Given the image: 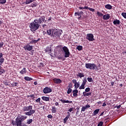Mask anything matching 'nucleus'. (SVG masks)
<instances>
[{"label":"nucleus","instance_id":"1","mask_svg":"<svg viewBox=\"0 0 126 126\" xmlns=\"http://www.w3.org/2000/svg\"><path fill=\"white\" fill-rule=\"evenodd\" d=\"M45 16H40L39 19H36L30 24V28L32 32L39 29L40 24H43L45 22Z\"/></svg>","mask_w":126,"mask_h":126},{"label":"nucleus","instance_id":"2","mask_svg":"<svg viewBox=\"0 0 126 126\" xmlns=\"http://www.w3.org/2000/svg\"><path fill=\"white\" fill-rule=\"evenodd\" d=\"M23 112H25L26 116H29L30 117L32 116L33 114H35V110H33V106L29 105V106H25L22 108Z\"/></svg>","mask_w":126,"mask_h":126},{"label":"nucleus","instance_id":"3","mask_svg":"<svg viewBox=\"0 0 126 126\" xmlns=\"http://www.w3.org/2000/svg\"><path fill=\"white\" fill-rule=\"evenodd\" d=\"M27 119V116L26 115H22L21 114H18L17 116V118L15 119V121H12V125H15V124H19L20 123H22L24 122L25 120Z\"/></svg>","mask_w":126,"mask_h":126},{"label":"nucleus","instance_id":"4","mask_svg":"<svg viewBox=\"0 0 126 126\" xmlns=\"http://www.w3.org/2000/svg\"><path fill=\"white\" fill-rule=\"evenodd\" d=\"M62 34H63V30L56 31V30H55L52 33L51 38H56V39H60Z\"/></svg>","mask_w":126,"mask_h":126},{"label":"nucleus","instance_id":"5","mask_svg":"<svg viewBox=\"0 0 126 126\" xmlns=\"http://www.w3.org/2000/svg\"><path fill=\"white\" fill-rule=\"evenodd\" d=\"M85 67L86 68H88L91 70H95V69L98 70V69H99L97 67V65L94 63H86L85 64Z\"/></svg>","mask_w":126,"mask_h":126},{"label":"nucleus","instance_id":"6","mask_svg":"<svg viewBox=\"0 0 126 126\" xmlns=\"http://www.w3.org/2000/svg\"><path fill=\"white\" fill-rule=\"evenodd\" d=\"M62 49L64 53V58H69V56H70V52H69V49L66 46H63L62 48Z\"/></svg>","mask_w":126,"mask_h":126},{"label":"nucleus","instance_id":"7","mask_svg":"<svg viewBox=\"0 0 126 126\" xmlns=\"http://www.w3.org/2000/svg\"><path fill=\"white\" fill-rule=\"evenodd\" d=\"M87 40H89L90 42H93L95 40L94 39V35L92 33H88L86 36Z\"/></svg>","mask_w":126,"mask_h":126},{"label":"nucleus","instance_id":"8","mask_svg":"<svg viewBox=\"0 0 126 126\" xmlns=\"http://www.w3.org/2000/svg\"><path fill=\"white\" fill-rule=\"evenodd\" d=\"M86 82H87V78H86V77H84L83 79V82L82 83L81 86L79 87V89H85Z\"/></svg>","mask_w":126,"mask_h":126},{"label":"nucleus","instance_id":"9","mask_svg":"<svg viewBox=\"0 0 126 126\" xmlns=\"http://www.w3.org/2000/svg\"><path fill=\"white\" fill-rule=\"evenodd\" d=\"M23 49L26 51H29V52H30L33 50V46L29 45V43L27 44L26 45L24 46L23 47Z\"/></svg>","mask_w":126,"mask_h":126},{"label":"nucleus","instance_id":"10","mask_svg":"<svg viewBox=\"0 0 126 126\" xmlns=\"http://www.w3.org/2000/svg\"><path fill=\"white\" fill-rule=\"evenodd\" d=\"M53 91V90L51 89V88H49L48 87H46L44 89H43V93L44 94H48V93H51Z\"/></svg>","mask_w":126,"mask_h":126},{"label":"nucleus","instance_id":"11","mask_svg":"<svg viewBox=\"0 0 126 126\" xmlns=\"http://www.w3.org/2000/svg\"><path fill=\"white\" fill-rule=\"evenodd\" d=\"M53 81L56 84H61V83H62V80H61V79H58L56 78L53 79Z\"/></svg>","mask_w":126,"mask_h":126},{"label":"nucleus","instance_id":"12","mask_svg":"<svg viewBox=\"0 0 126 126\" xmlns=\"http://www.w3.org/2000/svg\"><path fill=\"white\" fill-rule=\"evenodd\" d=\"M4 62L3 54H2V53L0 52V65H1V64L3 63Z\"/></svg>","mask_w":126,"mask_h":126},{"label":"nucleus","instance_id":"13","mask_svg":"<svg viewBox=\"0 0 126 126\" xmlns=\"http://www.w3.org/2000/svg\"><path fill=\"white\" fill-rule=\"evenodd\" d=\"M89 108H90V105L87 104L86 105V106L82 107V108H81V112H85V110Z\"/></svg>","mask_w":126,"mask_h":126},{"label":"nucleus","instance_id":"14","mask_svg":"<svg viewBox=\"0 0 126 126\" xmlns=\"http://www.w3.org/2000/svg\"><path fill=\"white\" fill-rule=\"evenodd\" d=\"M54 31H55V29L47 30L46 34L52 37V33H53V32H54Z\"/></svg>","mask_w":126,"mask_h":126},{"label":"nucleus","instance_id":"15","mask_svg":"<svg viewBox=\"0 0 126 126\" xmlns=\"http://www.w3.org/2000/svg\"><path fill=\"white\" fill-rule=\"evenodd\" d=\"M113 24L114 25H120L121 24V21H120V20L116 19V20L113 21Z\"/></svg>","mask_w":126,"mask_h":126},{"label":"nucleus","instance_id":"16","mask_svg":"<svg viewBox=\"0 0 126 126\" xmlns=\"http://www.w3.org/2000/svg\"><path fill=\"white\" fill-rule=\"evenodd\" d=\"M12 126H28L27 125L25 124H22V122L20 123H17L15 124H12Z\"/></svg>","mask_w":126,"mask_h":126},{"label":"nucleus","instance_id":"17","mask_svg":"<svg viewBox=\"0 0 126 126\" xmlns=\"http://www.w3.org/2000/svg\"><path fill=\"white\" fill-rule=\"evenodd\" d=\"M46 53H49V54L52 53V47L47 46L45 49Z\"/></svg>","mask_w":126,"mask_h":126},{"label":"nucleus","instance_id":"18","mask_svg":"<svg viewBox=\"0 0 126 126\" xmlns=\"http://www.w3.org/2000/svg\"><path fill=\"white\" fill-rule=\"evenodd\" d=\"M41 40V38H38L37 40L32 39L30 42V44H36V43L39 42Z\"/></svg>","mask_w":126,"mask_h":126},{"label":"nucleus","instance_id":"19","mask_svg":"<svg viewBox=\"0 0 126 126\" xmlns=\"http://www.w3.org/2000/svg\"><path fill=\"white\" fill-rule=\"evenodd\" d=\"M92 95V93L90 92V93H87V92H83V95L85 96H91Z\"/></svg>","mask_w":126,"mask_h":126},{"label":"nucleus","instance_id":"20","mask_svg":"<svg viewBox=\"0 0 126 126\" xmlns=\"http://www.w3.org/2000/svg\"><path fill=\"white\" fill-rule=\"evenodd\" d=\"M103 19L104 20H108V19H110V14H107L106 15H104L103 16Z\"/></svg>","mask_w":126,"mask_h":126},{"label":"nucleus","instance_id":"21","mask_svg":"<svg viewBox=\"0 0 126 126\" xmlns=\"http://www.w3.org/2000/svg\"><path fill=\"white\" fill-rule=\"evenodd\" d=\"M60 101H61L63 104H64L65 103H72V101L65 100L63 99H60Z\"/></svg>","mask_w":126,"mask_h":126},{"label":"nucleus","instance_id":"22","mask_svg":"<svg viewBox=\"0 0 126 126\" xmlns=\"http://www.w3.org/2000/svg\"><path fill=\"white\" fill-rule=\"evenodd\" d=\"M41 99H42L43 101H45L46 102L50 101V97L48 96H42Z\"/></svg>","mask_w":126,"mask_h":126},{"label":"nucleus","instance_id":"23","mask_svg":"<svg viewBox=\"0 0 126 126\" xmlns=\"http://www.w3.org/2000/svg\"><path fill=\"white\" fill-rule=\"evenodd\" d=\"M73 95L74 97H77V93H78V90L77 89L73 90Z\"/></svg>","mask_w":126,"mask_h":126},{"label":"nucleus","instance_id":"24","mask_svg":"<svg viewBox=\"0 0 126 126\" xmlns=\"http://www.w3.org/2000/svg\"><path fill=\"white\" fill-rule=\"evenodd\" d=\"M27 72V70H26V68L25 67H24L23 69L20 71V73H21V74H25Z\"/></svg>","mask_w":126,"mask_h":126},{"label":"nucleus","instance_id":"25","mask_svg":"<svg viewBox=\"0 0 126 126\" xmlns=\"http://www.w3.org/2000/svg\"><path fill=\"white\" fill-rule=\"evenodd\" d=\"M34 1V0H26L25 2H24V4H29Z\"/></svg>","mask_w":126,"mask_h":126},{"label":"nucleus","instance_id":"26","mask_svg":"<svg viewBox=\"0 0 126 126\" xmlns=\"http://www.w3.org/2000/svg\"><path fill=\"white\" fill-rule=\"evenodd\" d=\"M77 77H79L80 78H82V77H84V73L79 72L77 74Z\"/></svg>","mask_w":126,"mask_h":126},{"label":"nucleus","instance_id":"27","mask_svg":"<svg viewBox=\"0 0 126 126\" xmlns=\"http://www.w3.org/2000/svg\"><path fill=\"white\" fill-rule=\"evenodd\" d=\"M99 111H100L99 109H97L95 110L94 111L93 116H96V115H98V114H99Z\"/></svg>","mask_w":126,"mask_h":126},{"label":"nucleus","instance_id":"28","mask_svg":"<svg viewBox=\"0 0 126 126\" xmlns=\"http://www.w3.org/2000/svg\"><path fill=\"white\" fill-rule=\"evenodd\" d=\"M51 111H52V113H57V108H56V106H52Z\"/></svg>","mask_w":126,"mask_h":126},{"label":"nucleus","instance_id":"29","mask_svg":"<svg viewBox=\"0 0 126 126\" xmlns=\"http://www.w3.org/2000/svg\"><path fill=\"white\" fill-rule=\"evenodd\" d=\"M105 7L106 8V9H112V5H111L110 4L105 5Z\"/></svg>","mask_w":126,"mask_h":126},{"label":"nucleus","instance_id":"30","mask_svg":"<svg viewBox=\"0 0 126 126\" xmlns=\"http://www.w3.org/2000/svg\"><path fill=\"white\" fill-rule=\"evenodd\" d=\"M76 50H78V51H82L83 50V47L81 45H78L76 47Z\"/></svg>","mask_w":126,"mask_h":126},{"label":"nucleus","instance_id":"31","mask_svg":"<svg viewBox=\"0 0 126 126\" xmlns=\"http://www.w3.org/2000/svg\"><path fill=\"white\" fill-rule=\"evenodd\" d=\"M24 79L26 81H31V80H33L32 78H30L29 77H25Z\"/></svg>","mask_w":126,"mask_h":126},{"label":"nucleus","instance_id":"32","mask_svg":"<svg viewBox=\"0 0 126 126\" xmlns=\"http://www.w3.org/2000/svg\"><path fill=\"white\" fill-rule=\"evenodd\" d=\"M28 97L32 98V99L33 100H35V98H36V97H35V95H34V94L28 95Z\"/></svg>","mask_w":126,"mask_h":126},{"label":"nucleus","instance_id":"33","mask_svg":"<svg viewBox=\"0 0 126 126\" xmlns=\"http://www.w3.org/2000/svg\"><path fill=\"white\" fill-rule=\"evenodd\" d=\"M4 72H5V70L1 68V67H0V75H1V74H2V73H4Z\"/></svg>","mask_w":126,"mask_h":126},{"label":"nucleus","instance_id":"34","mask_svg":"<svg viewBox=\"0 0 126 126\" xmlns=\"http://www.w3.org/2000/svg\"><path fill=\"white\" fill-rule=\"evenodd\" d=\"M12 86H13V87H18V83H16V82H15V83H13L12 84H11Z\"/></svg>","mask_w":126,"mask_h":126},{"label":"nucleus","instance_id":"35","mask_svg":"<svg viewBox=\"0 0 126 126\" xmlns=\"http://www.w3.org/2000/svg\"><path fill=\"white\" fill-rule=\"evenodd\" d=\"M27 122V124H28V125H30V124H32V123L33 122V119H28Z\"/></svg>","mask_w":126,"mask_h":126},{"label":"nucleus","instance_id":"36","mask_svg":"<svg viewBox=\"0 0 126 126\" xmlns=\"http://www.w3.org/2000/svg\"><path fill=\"white\" fill-rule=\"evenodd\" d=\"M96 14L98 15V16H100V17H102V16H103L104 14L99 11H97L96 13Z\"/></svg>","mask_w":126,"mask_h":126},{"label":"nucleus","instance_id":"37","mask_svg":"<svg viewBox=\"0 0 126 126\" xmlns=\"http://www.w3.org/2000/svg\"><path fill=\"white\" fill-rule=\"evenodd\" d=\"M69 119V117L68 116H66L65 118L63 119V123L64 124H66V122H67V120Z\"/></svg>","mask_w":126,"mask_h":126},{"label":"nucleus","instance_id":"38","mask_svg":"<svg viewBox=\"0 0 126 126\" xmlns=\"http://www.w3.org/2000/svg\"><path fill=\"white\" fill-rule=\"evenodd\" d=\"M87 9H88L89 10H90V11H92V12H94V11H95V9L92 8H90V7H89L88 6H87Z\"/></svg>","mask_w":126,"mask_h":126},{"label":"nucleus","instance_id":"39","mask_svg":"<svg viewBox=\"0 0 126 126\" xmlns=\"http://www.w3.org/2000/svg\"><path fill=\"white\" fill-rule=\"evenodd\" d=\"M31 6H32V7H36V6H37V3L34 2L33 3L31 4Z\"/></svg>","mask_w":126,"mask_h":126},{"label":"nucleus","instance_id":"40","mask_svg":"<svg viewBox=\"0 0 126 126\" xmlns=\"http://www.w3.org/2000/svg\"><path fill=\"white\" fill-rule=\"evenodd\" d=\"M72 92V89H71V88H69L67 91V93L68 94H70V93H71Z\"/></svg>","mask_w":126,"mask_h":126},{"label":"nucleus","instance_id":"41","mask_svg":"<svg viewBox=\"0 0 126 126\" xmlns=\"http://www.w3.org/2000/svg\"><path fill=\"white\" fill-rule=\"evenodd\" d=\"M6 2V0H0V4H4Z\"/></svg>","mask_w":126,"mask_h":126},{"label":"nucleus","instance_id":"42","mask_svg":"<svg viewBox=\"0 0 126 126\" xmlns=\"http://www.w3.org/2000/svg\"><path fill=\"white\" fill-rule=\"evenodd\" d=\"M58 60H62L63 61H65V58L63 57V56H59L58 57Z\"/></svg>","mask_w":126,"mask_h":126},{"label":"nucleus","instance_id":"43","mask_svg":"<svg viewBox=\"0 0 126 126\" xmlns=\"http://www.w3.org/2000/svg\"><path fill=\"white\" fill-rule=\"evenodd\" d=\"M35 102L36 103H39L41 104V98L39 97L37 99H36L35 100Z\"/></svg>","mask_w":126,"mask_h":126},{"label":"nucleus","instance_id":"44","mask_svg":"<svg viewBox=\"0 0 126 126\" xmlns=\"http://www.w3.org/2000/svg\"><path fill=\"white\" fill-rule=\"evenodd\" d=\"M75 89H77L79 87V83H77L74 85Z\"/></svg>","mask_w":126,"mask_h":126},{"label":"nucleus","instance_id":"45","mask_svg":"<svg viewBox=\"0 0 126 126\" xmlns=\"http://www.w3.org/2000/svg\"><path fill=\"white\" fill-rule=\"evenodd\" d=\"M87 80L88 81H89V82H93V79H92V78H87Z\"/></svg>","mask_w":126,"mask_h":126},{"label":"nucleus","instance_id":"46","mask_svg":"<svg viewBox=\"0 0 126 126\" xmlns=\"http://www.w3.org/2000/svg\"><path fill=\"white\" fill-rule=\"evenodd\" d=\"M74 15H75V16H81V15H80V12H75V14H74Z\"/></svg>","mask_w":126,"mask_h":126},{"label":"nucleus","instance_id":"47","mask_svg":"<svg viewBox=\"0 0 126 126\" xmlns=\"http://www.w3.org/2000/svg\"><path fill=\"white\" fill-rule=\"evenodd\" d=\"M79 9H87V6H85L84 7L80 6L79 7Z\"/></svg>","mask_w":126,"mask_h":126},{"label":"nucleus","instance_id":"48","mask_svg":"<svg viewBox=\"0 0 126 126\" xmlns=\"http://www.w3.org/2000/svg\"><path fill=\"white\" fill-rule=\"evenodd\" d=\"M73 85H72V83L70 82L68 84V87H69V88H72Z\"/></svg>","mask_w":126,"mask_h":126},{"label":"nucleus","instance_id":"49","mask_svg":"<svg viewBox=\"0 0 126 126\" xmlns=\"http://www.w3.org/2000/svg\"><path fill=\"white\" fill-rule=\"evenodd\" d=\"M121 15H122L126 19V12L122 13Z\"/></svg>","mask_w":126,"mask_h":126},{"label":"nucleus","instance_id":"50","mask_svg":"<svg viewBox=\"0 0 126 126\" xmlns=\"http://www.w3.org/2000/svg\"><path fill=\"white\" fill-rule=\"evenodd\" d=\"M104 124V123H103V122H100L98 125L97 126H103V124Z\"/></svg>","mask_w":126,"mask_h":126},{"label":"nucleus","instance_id":"51","mask_svg":"<svg viewBox=\"0 0 126 126\" xmlns=\"http://www.w3.org/2000/svg\"><path fill=\"white\" fill-rule=\"evenodd\" d=\"M8 82H7V81H4L3 82V84H4V85H5L6 86H7V85H8Z\"/></svg>","mask_w":126,"mask_h":126},{"label":"nucleus","instance_id":"52","mask_svg":"<svg viewBox=\"0 0 126 126\" xmlns=\"http://www.w3.org/2000/svg\"><path fill=\"white\" fill-rule=\"evenodd\" d=\"M89 91H90V88L88 87L86 88L85 92H89Z\"/></svg>","mask_w":126,"mask_h":126},{"label":"nucleus","instance_id":"53","mask_svg":"<svg viewBox=\"0 0 126 126\" xmlns=\"http://www.w3.org/2000/svg\"><path fill=\"white\" fill-rule=\"evenodd\" d=\"M72 81V83L74 84V85L75 84L77 83V81L75 79H73Z\"/></svg>","mask_w":126,"mask_h":126},{"label":"nucleus","instance_id":"54","mask_svg":"<svg viewBox=\"0 0 126 126\" xmlns=\"http://www.w3.org/2000/svg\"><path fill=\"white\" fill-rule=\"evenodd\" d=\"M79 107L76 108L77 112H76V115H78V113H79Z\"/></svg>","mask_w":126,"mask_h":126},{"label":"nucleus","instance_id":"55","mask_svg":"<svg viewBox=\"0 0 126 126\" xmlns=\"http://www.w3.org/2000/svg\"><path fill=\"white\" fill-rule=\"evenodd\" d=\"M47 118H48V119H53V116H52V115H51V114L48 115L47 116Z\"/></svg>","mask_w":126,"mask_h":126},{"label":"nucleus","instance_id":"56","mask_svg":"<svg viewBox=\"0 0 126 126\" xmlns=\"http://www.w3.org/2000/svg\"><path fill=\"white\" fill-rule=\"evenodd\" d=\"M2 46H3V42H0V48H2Z\"/></svg>","mask_w":126,"mask_h":126},{"label":"nucleus","instance_id":"57","mask_svg":"<svg viewBox=\"0 0 126 126\" xmlns=\"http://www.w3.org/2000/svg\"><path fill=\"white\" fill-rule=\"evenodd\" d=\"M68 111L69 112H70V113H71V112H72V111H73V108H70V109H69V110Z\"/></svg>","mask_w":126,"mask_h":126},{"label":"nucleus","instance_id":"58","mask_svg":"<svg viewBox=\"0 0 126 126\" xmlns=\"http://www.w3.org/2000/svg\"><path fill=\"white\" fill-rule=\"evenodd\" d=\"M100 66H101V64H99L98 65V66H97V68H98V70H99V69H101V67Z\"/></svg>","mask_w":126,"mask_h":126},{"label":"nucleus","instance_id":"59","mask_svg":"<svg viewBox=\"0 0 126 126\" xmlns=\"http://www.w3.org/2000/svg\"><path fill=\"white\" fill-rule=\"evenodd\" d=\"M67 115L66 116L69 118L70 117V113H69V112H67Z\"/></svg>","mask_w":126,"mask_h":126},{"label":"nucleus","instance_id":"60","mask_svg":"<svg viewBox=\"0 0 126 126\" xmlns=\"http://www.w3.org/2000/svg\"><path fill=\"white\" fill-rule=\"evenodd\" d=\"M121 107V105L116 106V108H117V109H120Z\"/></svg>","mask_w":126,"mask_h":126},{"label":"nucleus","instance_id":"61","mask_svg":"<svg viewBox=\"0 0 126 126\" xmlns=\"http://www.w3.org/2000/svg\"><path fill=\"white\" fill-rule=\"evenodd\" d=\"M46 26H47V25L46 24H44L42 25V28H45V27H46Z\"/></svg>","mask_w":126,"mask_h":126},{"label":"nucleus","instance_id":"62","mask_svg":"<svg viewBox=\"0 0 126 126\" xmlns=\"http://www.w3.org/2000/svg\"><path fill=\"white\" fill-rule=\"evenodd\" d=\"M105 106H107V104H106V102H104L102 105V107H105Z\"/></svg>","mask_w":126,"mask_h":126},{"label":"nucleus","instance_id":"63","mask_svg":"<svg viewBox=\"0 0 126 126\" xmlns=\"http://www.w3.org/2000/svg\"><path fill=\"white\" fill-rule=\"evenodd\" d=\"M111 86H114L115 84V82H111Z\"/></svg>","mask_w":126,"mask_h":126},{"label":"nucleus","instance_id":"64","mask_svg":"<svg viewBox=\"0 0 126 126\" xmlns=\"http://www.w3.org/2000/svg\"><path fill=\"white\" fill-rule=\"evenodd\" d=\"M59 102H55V105L56 106H59Z\"/></svg>","mask_w":126,"mask_h":126}]
</instances>
